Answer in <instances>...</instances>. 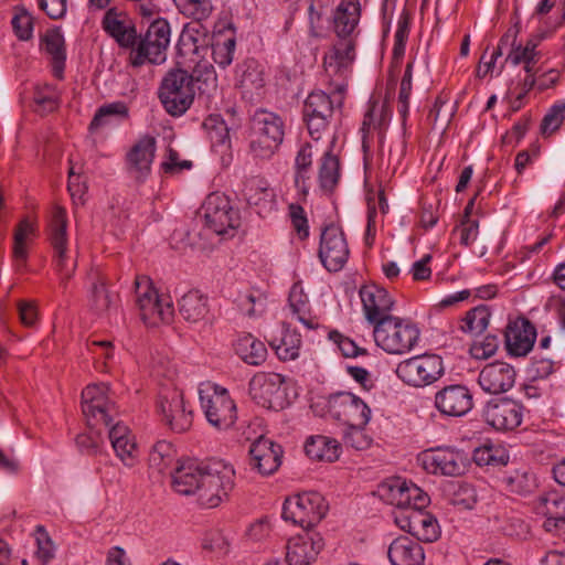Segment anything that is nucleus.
<instances>
[{
  "label": "nucleus",
  "mask_w": 565,
  "mask_h": 565,
  "mask_svg": "<svg viewBox=\"0 0 565 565\" xmlns=\"http://www.w3.org/2000/svg\"><path fill=\"white\" fill-rule=\"evenodd\" d=\"M373 338L384 352L403 355L417 347L420 341V329L409 318L393 316L373 328Z\"/></svg>",
  "instance_id": "1"
},
{
  "label": "nucleus",
  "mask_w": 565,
  "mask_h": 565,
  "mask_svg": "<svg viewBox=\"0 0 565 565\" xmlns=\"http://www.w3.org/2000/svg\"><path fill=\"white\" fill-rule=\"evenodd\" d=\"M201 409L207 423L218 431L234 427L237 420V406L227 388L212 382L199 387Z\"/></svg>",
  "instance_id": "2"
},
{
  "label": "nucleus",
  "mask_w": 565,
  "mask_h": 565,
  "mask_svg": "<svg viewBox=\"0 0 565 565\" xmlns=\"http://www.w3.org/2000/svg\"><path fill=\"white\" fill-rule=\"evenodd\" d=\"M285 137L282 119L267 110H258L252 120L249 152L260 160H269L279 149Z\"/></svg>",
  "instance_id": "3"
},
{
  "label": "nucleus",
  "mask_w": 565,
  "mask_h": 565,
  "mask_svg": "<svg viewBox=\"0 0 565 565\" xmlns=\"http://www.w3.org/2000/svg\"><path fill=\"white\" fill-rule=\"evenodd\" d=\"M329 504L317 491H303L287 497L282 504V519L302 529L317 526L327 515Z\"/></svg>",
  "instance_id": "4"
},
{
  "label": "nucleus",
  "mask_w": 565,
  "mask_h": 565,
  "mask_svg": "<svg viewBox=\"0 0 565 565\" xmlns=\"http://www.w3.org/2000/svg\"><path fill=\"white\" fill-rule=\"evenodd\" d=\"M397 379L413 388H424L438 382L445 374L443 358L434 353L414 355L399 361Z\"/></svg>",
  "instance_id": "5"
},
{
  "label": "nucleus",
  "mask_w": 565,
  "mask_h": 565,
  "mask_svg": "<svg viewBox=\"0 0 565 565\" xmlns=\"http://www.w3.org/2000/svg\"><path fill=\"white\" fill-rule=\"evenodd\" d=\"M234 477L235 471L230 463L222 460L211 462L194 495L196 503L206 509L218 507L233 489Z\"/></svg>",
  "instance_id": "6"
},
{
  "label": "nucleus",
  "mask_w": 565,
  "mask_h": 565,
  "mask_svg": "<svg viewBox=\"0 0 565 565\" xmlns=\"http://www.w3.org/2000/svg\"><path fill=\"white\" fill-rule=\"evenodd\" d=\"M345 86L340 83L329 94L323 90H316L309 94L305 102L303 116L308 131L315 140H319L321 132L329 124L334 107H340L344 99Z\"/></svg>",
  "instance_id": "7"
},
{
  "label": "nucleus",
  "mask_w": 565,
  "mask_h": 565,
  "mask_svg": "<svg viewBox=\"0 0 565 565\" xmlns=\"http://www.w3.org/2000/svg\"><path fill=\"white\" fill-rule=\"evenodd\" d=\"M201 212L205 226L220 236L233 237L241 225L239 212L224 193H210Z\"/></svg>",
  "instance_id": "8"
},
{
  "label": "nucleus",
  "mask_w": 565,
  "mask_h": 565,
  "mask_svg": "<svg viewBox=\"0 0 565 565\" xmlns=\"http://www.w3.org/2000/svg\"><path fill=\"white\" fill-rule=\"evenodd\" d=\"M135 285L136 302L143 322L148 326L169 322L174 313L171 297L160 295L146 276L138 277Z\"/></svg>",
  "instance_id": "9"
},
{
  "label": "nucleus",
  "mask_w": 565,
  "mask_h": 565,
  "mask_svg": "<svg viewBox=\"0 0 565 565\" xmlns=\"http://www.w3.org/2000/svg\"><path fill=\"white\" fill-rule=\"evenodd\" d=\"M194 95L193 77L182 70L169 72L159 88V98L172 116L183 115L192 105Z\"/></svg>",
  "instance_id": "10"
},
{
  "label": "nucleus",
  "mask_w": 565,
  "mask_h": 565,
  "mask_svg": "<svg viewBox=\"0 0 565 565\" xmlns=\"http://www.w3.org/2000/svg\"><path fill=\"white\" fill-rule=\"evenodd\" d=\"M249 395L267 409L281 411L289 405L286 380L279 373H256L249 381Z\"/></svg>",
  "instance_id": "11"
},
{
  "label": "nucleus",
  "mask_w": 565,
  "mask_h": 565,
  "mask_svg": "<svg viewBox=\"0 0 565 565\" xmlns=\"http://www.w3.org/2000/svg\"><path fill=\"white\" fill-rule=\"evenodd\" d=\"M418 462L427 473L440 477H458L465 473L468 458L460 449L438 446L422 451L418 455Z\"/></svg>",
  "instance_id": "12"
},
{
  "label": "nucleus",
  "mask_w": 565,
  "mask_h": 565,
  "mask_svg": "<svg viewBox=\"0 0 565 565\" xmlns=\"http://www.w3.org/2000/svg\"><path fill=\"white\" fill-rule=\"evenodd\" d=\"M161 422L174 433H184L193 423V414L180 390H164L157 402Z\"/></svg>",
  "instance_id": "13"
},
{
  "label": "nucleus",
  "mask_w": 565,
  "mask_h": 565,
  "mask_svg": "<svg viewBox=\"0 0 565 565\" xmlns=\"http://www.w3.org/2000/svg\"><path fill=\"white\" fill-rule=\"evenodd\" d=\"M82 409L88 426H109L115 414V403L106 384H90L82 392Z\"/></svg>",
  "instance_id": "14"
},
{
  "label": "nucleus",
  "mask_w": 565,
  "mask_h": 565,
  "mask_svg": "<svg viewBox=\"0 0 565 565\" xmlns=\"http://www.w3.org/2000/svg\"><path fill=\"white\" fill-rule=\"evenodd\" d=\"M170 43V25L164 19L153 21L145 39L138 45L132 57L134 65L145 62L161 64L166 61V52Z\"/></svg>",
  "instance_id": "15"
},
{
  "label": "nucleus",
  "mask_w": 565,
  "mask_h": 565,
  "mask_svg": "<svg viewBox=\"0 0 565 565\" xmlns=\"http://www.w3.org/2000/svg\"><path fill=\"white\" fill-rule=\"evenodd\" d=\"M380 497L388 504L394 505L396 511L426 507L429 497L415 483L401 478L384 481L379 487Z\"/></svg>",
  "instance_id": "16"
},
{
  "label": "nucleus",
  "mask_w": 565,
  "mask_h": 565,
  "mask_svg": "<svg viewBox=\"0 0 565 565\" xmlns=\"http://www.w3.org/2000/svg\"><path fill=\"white\" fill-rule=\"evenodd\" d=\"M328 407L331 416L344 425L367 426L372 417L367 403L350 392L331 395Z\"/></svg>",
  "instance_id": "17"
},
{
  "label": "nucleus",
  "mask_w": 565,
  "mask_h": 565,
  "mask_svg": "<svg viewBox=\"0 0 565 565\" xmlns=\"http://www.w3.org/2000/svg\"><path fill=\"white\" fill-rule=\"evenodd\" d=\"M350 249L347 237L340 226L330 224L321 233L319 258L329 271H339L347 264Z\"/></svg>",
  "instance_id": "18"
},
{
  "label": "nucleus",
  "mask_w": 565,
  "mask_h": 565,
  "mask_svg": "<svg viewBox=\"0 0 565 565\" xmlns=\"http://www.w3.org/2000/svg\"><path fill=\"white\" fill-rule=\"evenodd\" d=\"M425 507H415L394 512V522L403 531L409 532L419 541L434 542L439 537L438 521L424 510Z\"/></svg>",
  "instance_id": "19"
},
{
  "label": "nucleus",
  "mask_w": 565,
  "mask_h": 565,
  "mask_svg": "<svg viewBox=\"0 0 565 565\" xmlns=\"http://www.w3.org/2000/svg\"><path fill=\"white\" fill-rule=\"evenodd\" d=\"M49 226L56 268L62 280L68 279L75 270V262L67 256V214L64 207H53Z\"/></svg>",
  "instance_id": "20"
},
{
  "label": "nucleus",
  "mask_w": 565,
  "mask_h": 565,
  "mask_svg": "<svg viewBox=\"0 0 565 565\" xmlns=\"http://www.w3.org/2000/svg\"><path fill=\"white\" fill-rule=\"evenodd\" d=\"M359 295L364 318L373 327L393 317L392 311L395 307V299L384 287L376 284H367L360 288Z\"/></svg>",
  "instance_id": "21"
},
{
  "label": "nucleus",
  "mask_w": 565,
  "mask_h": 565,
  "mask_svg": "<svg viewBox=\"0 0 565 565\" xmlns=\"http://www.w3.org/2000/svg\"><path fill=\"white\" fill-rule=\"evenodd\" d=\"M434 407L443 417H462L473 408V395L466 385H446L435 393Z\"/></svg>",
  "instance_id": "22"
},
{
  "label": "nucleus",
  "mask_w": 565,
  "mask_h": 565,
  "mask_svg": "<svg viewBox=\"0 0 565 565\" xmlns=\"http://www.w3.org/2000/svg\"><path fill=\"white\" fill-rule=\"evenodd\" d=\"M482 416L493 429L511 431L522 424L523 407L510 398L493 399L486 404Z\"/></svg>",
  "instance_id": "23"
},
{
  "label": "nucleus",
  "mask_w": 565,
  "mask_h": 565,
  "mask_svg": "<svg viewBox=\"0 0 565 565\" xmlns=\"http://www.w3.org/2000/svg\"><path fill=\"white\" fill-rule=\"evenodd\" d=\"M323 546V539L317 532L296 534L286 543V562L288 565H310L316 562Z\"/></svg>",
  "instance_id": "24"
},
{
  "label": "nucleus",
  "mask_w": 565,
  "mask_h": 565,
  "mask_svg": "<svg viewBox=\"0 0 565 565\" xmlns=\"http://www.w3.org/2000/svg\"><path fill=\"white\" fill-rule=\"evenodd\" d=\"M515 379L516 371L511 364L495 361L482 367L478 383L486 393L502 394L513 387Z\"/></svg>",
  "instance_id": "25"
},
{
  "label": "nucleus",
  "mask_w": 565,
  "mask_h": 565,
  "mask_svg": "<svg viewBox=\"0 0 565 565\" xmlns=\"http://www.w3.org/2000/svg\"><path fill=\"white\" fill-rule=\"evenodd\" d=\"M157 150L156 138L150 135L140 137L126 154L128 171L136 179H145L151 171Z\"/></svg>",
  "instance_id": "26"
},
{
  "label": "nucleus",
  "mask_w": 565,
  "mask_h": 565,
  "mask_svg": "<svg viewBox=\"0 0 565 565\" xmlns=\"http://www.w3.org/2000/svg\"><path fill=\"white\" fill-rule=\"evenodd\" d=\"M282 450L273 440L259 437L249 448V466L263 476L274 473L280 466Z\"/></svg>",
  "instance_id": "27"
},
{
  "label": "nucleus",
  "mask_w": 565,
  "mask_h": 565,
  "mask_svg": "<svg viewBox=\"0 0 565 565\" xmlns=\"http://www.w3.org/2000/svg\"><path fill=\"white\" fill-rule=\"evenodd\" d=\"M535 340L536 331L529 320L518 318L508 324L505 331V345L511 355H526L532 350Z\"/></svg>",
  "instance_id": "28"
},
{
  "label": "nucleus",
  "mask_w": 565,
  "mask_h": 565,
  "mask_svg": "<svg viewBox=\"0 0 565 565\" xmlns=\"http://www.w3.org/2000/svg\"><path fill=\"white\" fill-rule=\"evenodd\" d=\"M355 60V41L339 38L323 57V66L330 76H342Z\"/></svg>",
  "instance_id": "29"
},
{
  "label": "nucleus",
  "mask_w": 565,
  "mask_h": 565,
  "mask_svg": "<svg viewBox=\"0 0 565 565\" xmlns=\"http://www.w3.org/2000/svg\"><path fill=\"white\" fill-rule=\"evenodd\" d=\"M108 437L116 457L124 466L134 467L138 462L139 450L129 427L118 422L110 426Z\"/></svg>",
  "instance_id": "30"
},
{
  "label": "nucleus",
  "mask_w": 565,
  "mask_h": 565,
  "mask_svg": "<svg viewBox=\"0 0 565 565\" xmlns=\"http://www.w3.org/2000/svg\"><path fill=\"white\" fill-rule=\"evenodd\" d=\"M537 515L545 518L543 526L548 532L565 527V494L556 492L541 497L535 504Z\"/></svg>",
  "instance_id": "31"
},
{
  "label": "nucleus",
  "mask_w": 565,
  "mask_h": 565,
  "mask_svg": "<svg viewBox=\"0 0 565 565\" xmlns=\"http://www.w3.org/2000/svg\"><path fill=\"white\" fill-rule=\"evenodd\" d=\"M387 557L391 565H424L425 551L419 542L402 535L390 543Z\"/></svg>",
  "instance_id": "32"
},
{
  "label": "nucleus",
  "mask_w": 565,
  "mask_h": 565,
  "mask_svg": "<svg viewBox=\"0 0 565 565\" xmlns=\"http://www.w3.org/2000/svg\"><path fill=\"white\" fill-rule=\"evenodd\" d=\"M235 355L247 365L259 366L267 359L265 343L249 332L236 334L232 342Z\"/></svg>",
  "instance_id": "33"
},
{
  "label": "nucleus",
  "mask_w": 565,
  "mask_h": 565,
  "mask_svg": "<svg viewBox=\"0 0 565 565\" xmlns=\"http://www.w3.org/2000/svg\"><path fill=\"white\" fill-rule=\"evenodd\" d=\"M36 236V224L29 218L22 220L13 233L12 258L13 266L21 271L25 268L29 248Z\"/></svg>",
  "instance_id": "34"
},
{
  "label": "nucleus",
  "mask_w": 565,
  "mask_h": 565,
  "mask_svg": "<svg viewBox=\"0 0 565 565\" xmlns=\"http://www.w3.org/2000/svg\"><path fill=\"white\" fill-rule=\"evenodd\" d=\"M104 31L124 47L131 46L136 40L135 29L126 14L118 12L115 8L108 9L103 18Z\"/></svg>",
  "instance_id": "35"
},
{
  "label": "nucleus",
  "mask_w": 565,
  "mask_h": 565,
  "mask_svg": "<svg viewBox=\"0 0 565 565\" xmlns=\"http://www.w3.org/2000/svg\"><path fill=\"white\" fill-rule=\"evenodd\" d=\"M305 450L312 460L334 462L342 454V446L331 436L316 435L307 439Z\"/></svg>",
  "instance_id": "36"
},
{
  "label": "nucleus",
  "mask_w": 565,
  "mask_h": 565,
  "mask_svg": "<svg viewBox=\"0 0 565 565\" xmlns=\"http://www.w3.org/2000/svg\"><path fill=\"white\" fill-rule=\"evenodd\" d=\"M179 311L190 323L205 321L210 313L209 299L199 290H190L180 299Z\"/></svg>",
  "instance_id": "37"
},
{
  "label": "nucleus",
  "mask_w": 565,
  "mask_h": 565,
  "mask_svg": "<svg viewBox=\"0 0 565 565\" xmlns=\"http://www.w3.org/2000/svg\"><path fill=\"white\" fill-rule=\"evenodd\" d=\"M392 117V111L386 103L384 102H373L369 105V109L365 113L363 124H362V132L363 140L374 134H377L379 138H382L383 132L387 128L390 120Z\"/></svg>",
  "instance_id": "38"
},
{
  "label": "nucleus",
  "mask_w": 565,
  "mask_h": 565,
  "mask_svg": "<svg viewBox=\"0 0 565 565\" xmlns=\"http://www.w3.org/2000/svg\"><path fill=\"white\" fill-rule=\"evenodd\" d=\"M360 15L359 0H342L339 3L333 15L334 29L339 38H350L349 35L360 21Z\"/></svg>",
  "instance_id": "39"
},
{
  "label": "nucleus",
  "mask_w": 565,
  "mask_h": 565,
  "mask_svg": "<svg viewBox=\"0 0 565 565\" xmlns=\"http://www.w3.org/2000/svg\"><path fill=\"white\" fill-rule=\"evenodd\" d=\"M41 49L51 56L53 61L54 75L61 78L66 60V53L64 36L58 28L45 31L42 35Z\"/></svg>",
  "instance_id": "40"
},
{
  "label": "nucleus",
  "mask_w": 565,
  "mask_h": 565,
  "mask_svg": "<svg viewBox=\"0 0 565 565\" xmlns=\"http://www.w3.org/2000/svg\"><path fill=\"white\" fill-rule=\"evenodd\" d=\"M269 345L281 361H292L299 356L301 347L300 334L289 328H282L279 337L269 340Z\"/></svg>",
  "instance_id": "41"
},
{
  "label": "nucleus",
  "mask_w": 565,
  "mask_h": 565,
  "mask_svg": "<svg viewBox=\"0 0 565 565\" xmlns=\"http://www.w3.org/2000/svg\"><path fill=\"white\" fill-rule=\"evenodd\" d=\"M205 469L194 465L178 468L172 475V487L182 495H195Z\"/></svg>",
  "instance_id": "42"
},
{
  "label": "nucleus",
  "mask_w": 565,
  "mask_h": 565,
  "mask_svg": "<svg viewBox=\"0 0 565 565\" xmlns=\"http://www.w3.org/2000/svg\"><path fill=\"white\" fill-rule=\"evenodd\" d=\"M244 196L249 205L258 209V213L266 212L273 207V192L260 180H249L245 184Z\"/></svg>",
  "instance_id": "43"
},
{
  "label": "nucleus",
  "mask_w": 565,
  "mask_h": 565,
  "mask_svg": "<svg viewBox=\"0 0 565 565\" xmlns=\"http://www.w3.org/2000/svg\"><path fill=\"white\" fill-rule=\"evenodd\" d=\"M288 300L289 306L292 312L297 316L299 322H301L308 329H313L318 326V322L313 318L307 317L309 299L305 292L301 281H296L291 286Z\"/></svg>",
  "instance_id": "44"
},
{
  "label": "nucleus",
  "mask_w": 565,
  "mask_h": 565,
  "mask_svg": "<svg viewBox=\"0 0 565 565\" xmlns=\"http://www.w3.org/2000/svg\"><path fill=\"white\" fill-rule=\"evenodd\" d=\"M490 317V311L486 306L475 307L460 320L459 329L465 333L479 335L488 328Z\"/></svg>",
  "instance_id": "45"
},
{
  "label": "nucleus",
  "mask_w": 565,
  "mask_h": 565,
  "mask_svg": "<svg viewBox=\"0 0 565 565\" xmlns=\"http://www.w3.org/2000/svg\"><path fill=\"white\" fill-rule=\"evenodd\" d=\"M128 116V108L122 102H115L99 107L89 125V129L95 131L105 126L113 125L117 119H124Z\"/></svg>",
  "instance_id": "46"
},
{
  "label": "nucleus",
  "mask_w": 565,
  "mask_h": 565,
  "mask_svg": "<svg viewBox=\"0 0 565 565\" xmlns=\"http://www.w3.org/2000/svg\"><path fill=\"white\" fill-rule=\"evenodd\" d=\"M175 456L172 444L164 440L158 441L150 451L149 466L157 472L164 473L173 467Z\"/></svg>",
  "instance_id": "47"
},
{
  "label": "nucleus",
  "mask_w": 565,
  "mask_h": 565,
  "mask_svg": "<svg viewBox=\"0 0 565 565\" xmlns=\"http://www.w3.org/2000/svg\"><path fill=\"white\" fill-rule=\"evenodd\" d=\"M320 185L323 190H332L340 178V164L338 157L332 154L331 151H326L318 171Z\"/></svg>",
  "instance_id": "48"
},
{
  "label": "nucleus",
  "mask_w": 565,
  "mask_h": 565,
  "mask_svg": "<svg viewBox=\"0 0 565 565\" xmlns=\"http://www.w3.org/2000/svg\"><path fill=\"white\" fill-rule=\"evenodd\" d=\"M313 151L310 143H305L299 149L296 159V185L306 191L308 189V181L310 180L311 166H312Z\"/></svg>",
  "instance_id": "49"
},
{
  "label": "nucleus",
  "mask_w": 565,
  "mask_h": 565,
  "mask_svg": "<svg viewBox=\"0 0 565 565\" xmlns=\"http://www.w3.org/2000/svg\"><path fill=\"white\" fill-rule=\"evenodd\" d=\"M203 127L213 146H224L230 143V129L220 115L213 114L206 117L203 121Z\"/></svg>",
  "instance_id": "50"
},
{
  "label": "nucleus",
  "mask_w": 565,
  "mask_h": 565,
  "mask_svg": "<svg viewBox=\"0 0 565 565\" xmlns=\"http://www.w3.org/2000/svg\"><path fill=\"white\" fill-rule=\"evenodd\" d=\"M235 51V39L234 36H215L212 43V55L216 64L222 67H226L233 61Z\"/></svg>",
  "instance_id": "51"
},
{
  "label": "nucleus",
  "mask_w": 565,
  "mask_h": 565,
  "mask_svg": "<svg viewBox=\"0 0 565 565\" xmlns=\"http://www.w3.org/2000/svg\"><path fill=\"white\" fill-rule=\"evenodd\" d=\"M264 67L255 62L246 65L241 78V85L246 93H259L265 86Z\"/></svg>",
  "instance_id": "52"
},
{
  "label": "nucleus",
  "mask_w": 565,
  "mask_h": 565,
  "mask_svg": "<svg viewBox=\"0 0 565 565\" xmlns=\"http://www.w3.org/2000/svg\"><path fill=\"white\" fill-rule=\"evenodd\" d=\"M540 58V53L536 51V43L527 41L523 44H513L505 61L513 65L519 64H536Z\"/></svg>",
  "instance_id": "53"
},
{
  "label": "nucleus",
  "mask_w": 565,
  "mask_h": 565,
  "mask_svg": "<svg viewBox=\"0 0 565 565\" xmlns=\"http://www.w3.org/2000/svg\"><path fill=\"white\" fill-rule=\"evenodd\" d=\"M35 110L38 113H51L57 107L58 96L52 85H39L34 92Z\"/></svg>",
  "instance_id": "54"
},
{
  "label": "nucleus",
  "mask_w": 565,
  "mask_h": 565,
  "mask_svg": "<svg viewBox=\"0 0 565 565\" xmlns=\"http://www.w3.org/2000/svg\"><path fill=\"white\" fill-rule=\"evenodd\" d=\"M502 56L501 45H498L490 53L488 50L481 55L479 65L477 67V76L487 77L493 76L494 74L499 75L503 70V64L500 66L497 65L498 60Z\"/></svg>",
  "instance_id": "55"
},
{
  "label": "nucleus",
  "mask_w": 565,
  "mask_h": 565,
  "mask_svg": "<svg viewBox=\"0 0 565 565\" xmlns=\"http://www.w3.org/2000/svg\"><path fill=\"white\" fill-rule=\"evenodd\" d=\"M473 459L479 466L505 465L508 462V456L501 448L487 445L476 449Z\"/></svg>",
  "instance_id": "56"
},
{
  "label": "nucleus",
  "mask_w": 565,
  "mask_h": 565,
  "mask_svg": "<svg viewBox=\"0 0 565 565\" xmlns=\"http://www.w3.org/2000/svg\"><path fill=\"white\" fill-rule=\"evenodd\" d=\"M366 426L347 425L343 431V441L356 450L367 449L372 444V438L365 431Z\"/></svg>",
  "instance_id": "57"
},
{
  "label": "nucleus",
  "mask_w": 565,
  "mask_h": 565,
  "mask_svg": "<svg viewBox=\"0 0 565 565\" xmlns=\"http://www.w3.org/2000/svg\"><path fill=\"white\" fill-rule=\"evenodd\" d=\"M409 35V18L403 13L397 21V29L394 34L393 58L398 62L405 54L406 42Z\"/></svg>",
  "instance_id": "58"
},
{
  "label": "nucleus",
  "mask_w": 565,
  "mask_h": 565,
  "mask_svg": "<svg viewBox=\"0 0 565 565\" xmlns=\"http://www.w3.org/2000/svg\"><path fill=\"white\" fill-rule=\"evenodd\" d=\"M185 13L196 20L209 18L213 11L211 0H173Z\"/></svg>",
  "instance_id": "59"
},
{
  "label": "nucleus",
  "mask_w": 565,
  "mask_h": 565,
  "mask_svg": "<svg viewBox=\"0 0 565 565\" xmlns=\"http://www.w3.org/2000/svg\"><path fill=\"white\" fill-rule=\"evenodd\" d=\"M565 118V99L557 100L544 116L542 128L544 132H554L563 124Z\"/></svg>",
  "instance_id": "60"
},
{
  "label": "nucleus",
  "mask_w": 565,
  "mask_h": 565,
  "mask_svg": "<svg viewBox=\"0 0 565 565\" xmlns=\"http://www.w3.org/2000/svg\"><path fill=\"white\" fill-rule=\"evenodd\" d=\"M498 348V338L494 335H487L483 339L473 342L470 348V353L475 359L486 360L494 355Z\"/></svg>",
  "instance_id": "61"
},
{
  "label": "nucleus",
  "mask_w": 565,
  "mask_h": 565,
  "mask_svg": "<svg viewBox=\"0 0 565 565\" xmlns=\"http://www.w3.org/2000/svg\"><path fill=\"white\" fill-rule=\"evenodd\" d=\"M288 210L291 225L297 236L302 241L308 238L309 224L303 207L298 204H290Z\"/></svg>",
  "instance_id": "62"
},
{
  "label": "nucleus",
  "mask_w": 565,
  "mask_h": 565,
  "mask_svg": "<svg viewBox=\"0 0 565 565\" xmlns=\"http://www.w3.org/2000/svg\"><path fill=\"white\" fill-rule=\"evenodd\" d=\"M454 232L459 237L460 244L471 246L479 235V222L476 218L462 220Z\"/></svg>",
  "instance_id": "63"
},
{
  "label": "nucleus",
  "mask_w": 565,
  "mask_h": 565,
  "mask_svg": "<svg viewBox=\"0 0 565 565\" xmlns=\"http://www.w3.org/2000/svg\"><path fill=\"white\" fill-rule=\"evenodd\" d=\"M36 542V552L35 555L38 559L42 563V565H46L53 557L55 553V547L47 535V533L41 529L38 530L35 535Z\"/></svg>",
  "instance_id": "64"
}]
</instances>
